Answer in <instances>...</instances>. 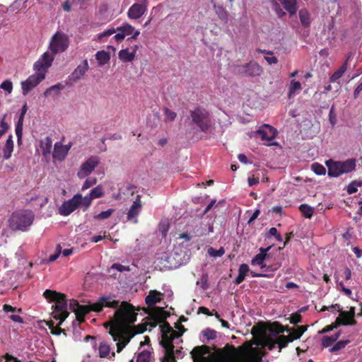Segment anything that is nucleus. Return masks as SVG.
Returning a JSON list of instances; mask_svg holds the SVG:
<instances>
[{"mask_svg": "<svg viewBox=\"0 0 362 362\" xmlns=\"http://www.w3.org/2000/svg\"><path fill=\"white\" fill-rule=\"evenodd\" d=\"M302 89V84L299 81L295 80L290 82V86H288V98H291L296 91L300 90Z\"/></svg>", "mask_w": 362, "mask_h": 362, "instance_id": "obj_37", "label": "nucleus"}, {"mask_svg": "<svg viewBox=\"0 0 362 362\" xmlns=\"http://www.w3.org/2000/svg\"><path fill=\"white\" fill-rule=\"evenodd\" d=\"M119 300H112L110 296L100 297L99 300L92 304L84 305H80L78 308H76L74 312L76 315V319L80 322L85 320V316L90 311L100 312L103 308H117L119 306Z\"/></svg>", "mask_w": 362, "mask_h": 362, "instance_id": "obj_4", "label": "nucleus"}, {"mask_svg": "<svg viewBox=\"0 0 362 362\" xmlns=\"http://www.w3.org/2000/svg\"><path fill=\"white\" fill-rule=\"evenodd\" d=\"M237 73L240 75L248 76H259L262 72V68L255 61H250L243 65H238L235 67Z\"/></svg>", "mask_w": 362, "mask_h": 362, "instance_id": "obj_11", "label": "nucleus"}, {"mask_svg": "<svg viewBox=\"0 0 362 362\" xmlns=\"http://www.w3.org/2000/svg\"><path fill=\"white\" fill-rule=\"evenodd\" d=\"M172 258L175 259L174 257L171 255L166 257V261L170 264L169 265L164 264L163 266L168 268H173L177 267V266L180 265L182 262L181 259H177L175 263L172 262Z\"/></svg>", "mask_w": 362, "mask_h": 362, "instance_id": "obj_54", "label": "nucleus"}, {"mask_svg": "<svg viewBox=\"0 0 362 362\" xmlns=\"http://www.w3.org/2000/svg\"><path fill=\"white\" fill-rule=\"evenodd\" d=\"M211 349L207 345L197 346L190 352L193 362H207L205 355L208 354Z\"/></svg>", "mask_w": 362, "mask_h": 362, "instance_id": "obj_18", "label": "nucleus"}, {"mask_svg": "<svg viewBox=\"0 0 362 362\" xmlns=\"http://www.w3.org/2000/svg\"><path fill=\"white\" fill-rule=\"evenodd\" d=\"M53 54L48 52H45L41 59L35 63L34 69L36 71H41L46 74L47 69L52 66L54 59Z\"/></svg>", "mask_w": 362, "mask_h": 362, "instance_id": "obj_19", "label": "nucleus"}, {"mask_svg": "<svg viewBox=\"0 0 362 362\" xmlns=\"http://www.w3.org/2000/svg\"><path fill=\"white\" fill-rule=\"evenodd\" d=\"M349 58L346 59V61L341 66V67L337 70L330 77V81L332 83H334L337 81L340 78L342 77L344 74L347 70V62H348Z\"/></svg>", "mask_w": 362, "mask_h": 362, "instance_id": "obj_32", "label": "nucleus"}, {"mask_svg": "<svg viewBox=\"0 0 362 362\" xmlns=\"http://www.w3.org/2000/svg\"><path fill=\"white\" fill-rule=\"evenodd\" d=\"M107 237L109 238L110 240H112L110 235H108L107 236H106V235H104L103 236H100V235H98L97 236H93L91 238V242L92 243H99L100 241H101V240H103V238H107Z\"/></svg>", "mask_w": 362, "mask_h": 362, "instance_id": "obj_62", "label": "nucleus"}, {"mask_svg": "<svg viewBox=\"0 0 362 362\" xmlns=\"http://www.w3.org/2000/svg\"><path fill=\"white\" fill-rule=\"evenodd\" d=\"M341 335V332H338L332 336H325L322 339V344L323 347H329L334 342L337 341Z\"/></svg>", "mask_w": 362, "mask_h": 362, "instance_id": "obj_34", "label": "nucleus"}, {"mask_svg": "<svg viewBox=\"0 0 362 362\" xmlns=\"http://www.w3.org/2000/svg\"><path fill=\"white\" fill-rule=\"evenodd\" d=\"M298 18H300V22L301 25L304 28H308L310 26L312 20L310 19V13L306 8H301L298 11Z\"/></svg>", "mask_w": 362, "mask_h": 362, "instance_id": "obj_28", "label": "nucleus"}, {"mask_svg": "<svg viewBox=\"0 0 362 362\" xmlns=\"http://www.w3.org/2000/svg\"><path fill=\"white\" fill-rule=\"evenodd\" d=\"M230 354L236 358H241L244 362H260L261 356L255 349L251 348L247 343L238 348H231Z\"/></svg>", "mask_w": 362, "mask_h": 362, "instance_id": "obj_9", "label": "nucleus"}, {"mask_svg": "<svg viewBox=\"0 0 362 362\" xmlns=\"http://www.w3.org/2000/svg\"><path fill=\"white\" fill-rule=\"evenodd\" d=\"M112 268L115 269L119 272L130 271L129 266L123 265L119 263H114L112 265Z\"/></svg>", "mask_w": 362, "mask_h": 362, "instance_id": "obj_59", "label": "nucleus"}, {"mask_svg": "<svg viewBox=\"0 0 362 362\" xmlns=\"http://www.w3.org/2000/svg\"><path fill=\"white\" fill-rule=\"evenodd\" d=\"M165 310L163 307L160 306V332L162 337V339L160 340V345L165 350V355L161 362H175L173 341L180 337L182 334L174 330L165 321Z\"/></svg>", "mask_w": 362, "mask_h": 362, "instance_id": "obj_2", "label": "nucleus"}, {"mask_svg": "<svg viewBox=\"0 0 362 362\" xmlns=\"http://www.w3.org/2000/svg\"><path fill=\"white\" fill-rule=\"evenodd\" d=\"M137 309L127 301H122L117 308L115 315L109 322L105 323V327H110L109 334L117 343V351L120 353L134 337L135 332L132 325L136 320Z\"/></svg>", "mask_w": 362, "mask_h": 362, "instance_id": "obj_1", "label": "nucleus"}, {"mask_svg": "<svg viewBox=\"0 0 362 362\" xmlns=\"http://www.w3.org/2000/svg\"><path fill=\"white\" fill-rule=\"evenodd\" d=\"M298 209H300L303 216L305 218H310L313 216V208H311L308 204L300 205V208H298Z\"/></svg>", "mask_w": 362, "mask_h": 362, "instance_id": "obj_39", "label": "nucleus"}, {"mask_svg": "<svg viewBox=\"0 0 362 362\" xmlns=\"http://www.w3.org/2000/svg\"><path fill=\"white\" fill-rule=\"evenodd\" d=\"M40 148H42V154L47 156L51 153L52 148V140L50 137L47 136L40 141Z\"/></svg>", "mask_w": 362, "mask_h": 362, "instance_id": "obj_30", "label": "nucleus"}, {"mask_svg": "<svg viewBox=\"0 0 362 362\" xmlns=\"http://www.w3.org/2000/svg\"><path fill=\"white\" fill-rule=\"evenodd\" d=\"M270 247V246H268L265 248L260 247L259 252L251 259V264L259 266L262 272H274L281 266V264L279 262H275L273 263L270 262L269 255L267 253Z\"/></svg>", "mask_w": 362, "mask_h": 362, "instance_id": "obj_7", "label": "nucleus"}, {"mask_svg": "<svg viewBox=\"0 0 362 362\" xmlns=\"http://www.w3.org/2000/svg\"><path fill=\"white\" fill-rule=\"evenodd\" d=\"M117 31H121L122 33L124 34V36L131 35L134 33V28L129 25V24H125L122 26L118 27L117 28Z\"/></svg>", "mask_w": 362, "mask_h": 362, "instance_id": "obj_47", "label": "nucleus"}, {"mask_svg": "<svg viewBox=\"0 0 362 362\" xmlns=\"http://www.w3.org/2000/svg\"><path fill=\"white\" fill-rule=\"evenodd\" d=\"M291 330L288 327H284L278 322H274L270 324L269 327L267 328V331L269 332V335L271 337L276 338L279 334L284 332V331L289 332Z\"/></svg>", "mask_w": 362, "mask_h": 362, "instance_id": "obj_24", "label": "nucleus"}, {"mask_svg": "<svg viewBox=\"0 0 362 362\" xmlns=\"http://www.w3.org/2000/svg\"><path fill=\"white\" fill-rule=\"evenodd\" d=\"M151 353L148 351H143L136 358V362H150Z\"/></svg>", "mask_w": 362, "mask_h": 362, "instance_id": "obj_49", "label": "nucleus"}, {"mask_svg": "<svg viewBox=\"0 0 362 362\" xmlns=\"http://www.w3.org/2000/svg\"><path fill=\"white\" fill-rule=\"evenodd\" d=\"M90 195L93 199L103 197L104 195L103 187L98 185V187H95L91 190Z\"/></svg>", "mask_w": 362, "mask_h": 362, "instance_id": "obj_44", "label": "nucleus"}, {"mask_svg": "<svg viewBox=\"0 0 362 362\" xmlns=\"http://www.w3.org/2000/svg\"><path fill=\"white\" fill-rule=\"evenodd\" d=\"M9 129V124L6 122V114H4L0 119V138L5 135Z\"/></svg>", "mask_w": 362, "mask_h": 362, "instance_id": "obj_41", "label": "nucleus"}, {"mask_svg": "<svg viewBox=\"0 0 362 362\" xmlns=\"http://www.w3.org/2000/svg\"><path fill=\"white\" fill-rule=\"evenodd\" d=\"M98 350L100 357L101 358H108L109 359L112 360L115 357V353L110 352V346L105 341H103L100 344Z\"/></svg>", "mask_w": 362, "mask_h": 362, "instance_id": "obj_26", "label": "nucleus"}, {"mask_svg": "<svg viewBox=\"0 0 362 362\" xmlns=\"http://www.w3.org/2000/svg\"><path fill=\"white\" fill-rule=\"evenodd\" d=\"M148 315L149 317H151L152 320L151 322H146L144 323H141L137 326L132 325V327L134 329V332H135V334L144 333L145 331L147 330L148 326H149L150 328L155 327L157 326V325L158 324V310L155 309L151 310V313Z\"/></svg>", "mask_w": 362, "mask_h": 362, "instance_id": "obj_17", "label": "nucleus"}, {"mask_svg": "<svg viewBox=\"0 0 362 362\" xmlns=\"http://www.w3.org/2000/svg\"><path fill=\"white\" fill-rule=\"evenodd\" d=\"M70 149L69 146H64L57 143L54 145V149L53 152V157L59 160H63L65 159Z\"/></svg>", "mask_w": 362, "mask_h": 362, "instance_id": "obj_25", "label": "nucleus"}, {"mask_svg": "<svg viewBox=\"0 0 362 362\" xmlns=\"http://www.w3.org/2000/svg\"><path fill=\"white\" fill-rule=\"evenodd\" d=\"M60 323L58 325V326H55L54 328H52V329L51 330V332L52 334H55V335H59L61 334L62 333H64L65 334V330L62 328L60 327Z\"/></svg>", "mask_w": 362, "mask_h": 362, "instance_id": "obj_61", "label": "nucleus"}, {"mask_svg": "<svg viewBox=\"0 0 362 362\" xmlns=\"http://www.w3.org/2000/svg\"><path fill=\"white\" fill-rule=\"evenodd\" d=\"M307 328V326L301 325L298 327L297 329H294L293 332L290 334V337H291L293 341L299 339Z\"/></svg>", "mask_w": 362, "mask_h": 362, "instance_id": "obj_43", "label": "nucleus"}, {"mask_svg": "<svg viewBox=\"0 0 362 362\" xmlns=\"http://www.w3.org/2000/svg\"><path fill=\"white\" fill-rule=\"evenodd\" d=\"M145 301L148 305V308H142V310L148 315H150L153 310H158V307L153 306L158 301V291L156 290L151 291L149 294L146 297Z\"/></svg>", "mask_w": 362, "mask_h": 362, "instance_id": "obj_22", "label": "nucleus"}, {"mask_svg": "<svg viewBox=\"0 0 362 362\" xmlns=\"http://www.w3.org/2000/svg\"><path fill=\"white\" fill-rule=\"evenodd\" d=\"M80 305L78 301L77 300H75V299H72L70 300V303H69V307H70V309L73 311V312H75L76 311V308H78V307Z\"/></svg>", "mask_w": 362, "mask_h": 362, "instance_id": "obj_64", "label": "nucleus"}, {"mask_svg": "<svg viewBox=\"0 0 362 362\" xmlns=\"http://www.w3.org/2000/svg\"><path fill=\"white\" fill-rule=\"evenodd\" d=\"M282 4L283 7L287 10L290 15L296 13L298 11V6L296 5V0H279Z\"/></svg>", "mask_w": 362, "mask_h": 362, "instance_id": "obj_31", "label": "nucleus"}, {"mask_svg": "<svg viewBox=\"0 0 362 362\" xmlns=\"http://www.w3.org/2000/svg\"><path fill=\"white\" fill-rule=\"evenodd\" d=\"M276 343L274 339L270 336H264L262 341V346L267 347L269 350H272L275 348Z\"/></svg>", "mask_w": 362, "mask_h": 362, "instance_id": "obj_40", "label": "nucleus"}, {"mask_svg": "<svg viewBox=\"0 0 362 362\" xmlns=\"http://www.w3.org/2000/svg\"><path fill=\"white\" fill-rule=\"evenodd\" d=\"M23 132V121L18 120L16 124V135H17V143H22V133Z\"/></svg>", "mask_w": 362, "mask_h": 362, "instance_id": "obj_42", "label": "nucleus"}, {"mask_svg": "<svg viewBox=\"0 0 362 362\" xmlns=\"http://www.w3.org/2000/svg\"><path fill=\"white\" fill-rule=\"evenodd\" d=\"M64 86H63L62 83H59L56 85L52 86L51 87L48 88L46 91L45 92L44 95L45 97H48L49 95H51L52 93H54L55 95H59L60 91L64 89Z\"/></svg>", "mask_w": 362, "mask_h": 362, "instance_id": "obj_36", "label": "nucleus"}, {"mask_svg": "<svg viewBox=\"0 0 362 362\" xmlns=\"http://www.w3.org/2000/svg\"><path fill=\"white\" fill-rule=\"evenodd\" d=\"M190 117L192 124L202 132H207L211 127L210 113L202 107H197L194 110L190 111Z\"/></svg>", "mask_w": 362, "mask_h": 362, "instance_id": "obj_8", "label": "nucleus"}, {"mask_svg": "<svg viewBox=\"0 0 362 362\" xmlns=\"http://www.w3.org/2000/svg\"><path fill=\"white\" fill-rule=\"evenodd\" d=\"M276 129L272 127L265 124L258 129L255 134L259 136L264 145L270 146L272 141L276 137Z\"/></svg>", "mask_w": 362, "mask_h": 362, "instance_id": "obj_15", "label": "nucleus"}, {"mask_svg": "<svg viewBox=\"0 0 362 362\" xmlns=\"http://www.w3.org/2000/svg\"><path fill=\"white\" fill-rule=\"evenodd\" d=\"M100 159L98 156H91L81 167L78 172V177L83 179L90 175L98 165Z\"/></svg>", "mask_w": 362, "mask_h": 362, "instance_id": "obj_14", "label": "nucleus"}, {"mask_svg": "<svg viewBox=\"0 0 362 362\" xmlns=\"http://www.w3.org/2000/svg\"><path fill=\"white\" fill-rule=\"evenodd\" d=\"M135 57V52H129L128 49H122L119 52V57L123 62H132Z\"/></svg>", "mask_w": 362, "mask_h": 362, "instance_id": "obj_35", "label": "nucleus"}, {"mask_svg": "<svg viewBox=\"0 0 362 362\" xmlns=\"http://www.w3.org/2000/svg\"><path fill=\"white\" fill-rule=\"evenodd\" d=\"M357 324L356 320H353L349 322L347 320L341 319L340 317H338L335 322L331 325H327L324 327L321 331H320V334L327 333L329 332L332 331L334 329L337 328L340 325H356Z\"/></svg>", "mask_w": 362, "mask_h": 362, "instance_id": "obj_23", "label": "nucleus"}, {"mask_svg": "<svg viewBox=\"0 0 362 362\" xmlns=\"http://www.w3.org/2000/svg\"><path fill=\"white\" fill-rule=\"evenodd\" d=\"M164 119L165 122H173L177 117V114L175 112L169 110L165 107L163 110Z\"/></svg>", "mask_w": 362, "mask_h": 362, "instance_id": "obj_45", "label": "nucleus"}, {"mask_svg": "<svg viewBox=\"0 0 362 362\" xmlns=\"http://www.w3.org/2000/svg\"><path fill=\"white\" fill-rule=\"evenodd\" d=\"M45 74L41 71H36V74L28 76L26 81L21 82L23 94L25 95L33 88L36 87L45 78Z\"/></svg>", "mask_w": 362, "mask_h": 362, "instance_id": "obj_12", "label": "nucleus"}, {"mask_svg": "<svg viewBox=\"0 0 362 362\" xmlns=\"http://www.w3.org/2000/svg\"><path fill=\"white\" fill-rule=\"evenodd\" d=\"M62 246L61 245H57V249H56V252L54 254H52L49 256V262H54L55 261L60 255V254L62 253Z\"/></svg>", "mask_w": 362, "mask_h": 362, "instance_id": "obj_57", "label": "nucleus"}, {"mask_svg": "<svg viewBox=\"0 0 362 362\" xmlns=\"http://www.w3.org/2000/svg\"><path fill=\"white\" fill-rule=\"evenodd\" d=\"M311 169L317 175H325L326 174V168L321 164L315 163L311 165Z\"/></svg>", "mask_w": 362, "mask_h": 362, "instance_id": "obj_46", "label": "nucleus"}, {"mask_svg": "<svg viewBox=\"0 0 362 362\" xmlns=\"http://www.w3.org/2000/svg\"><path fill=\"white\" fill-rule=\"evenodd\" d=\"M89 69L88 62L87 60H84L80 64L75 70L69 76V79L74 82H77L81 80L88 71Z\"/></svg>", "mask_w": 362, "mask_h": 362, "instance_id": "obj_21", "label": "nucleus"}, {"mask_svg": "<svg viewBox=\"0 0 362 362\" xmlns=\"http://www.w3.org/2000/svg\"><path fill=\"white\" fill-rule=\"evenodd\" d=\"M356 158H349L344 161L329 160L326 162L328 175L331 177H337L343 174L351 173L356 170Z\"/></svg>", "mask_w": 362, "mask_h": 362, "instance_id": "obj_6", "label": "nucleus"}, {"mask_svg": "<svg viewBox=\"0 0 362 362\" xmlns=\"http://www.w3.org/2000/svg\"><path fill=\"white\" fill-rule=\"evenodd\" d=\"M96 182H97L96 178L87 179L82 187V190H86V189H89L92 186L95 185L96 184Z\"/></svg>", "mask_w": 362, "mask_h": 362, "instance_id": "obj_56", "label": "nucleus"}, {"mask_svg": "<svg viewBox=\"0 0 362 362\" xmlns=\"http://www.w3.org/2000/svg\"><path fill=\"white\" fill-rule=\"evenodd\" d=\"M204 337L207 339H214L216 337V332L211 328H206L202 332Z\"/></svg>", "mask_w": 362, "mask_h": 362, "instance_id": "obj_52", "label": "nucleus"}, {"mask_svg": "<svg viewBox=\"0 0 362 362\" xmlns=\"http://www.w3.org/2000/svg\"><path fill=\"white\" fill-rule=\"evenodd\" d=\"M224 252L225 250L222 247L218 250L214 249L211 247L208 249V253L213 257H221L224 254Z\"/></svg>", "mask_w": 362, "mask_h": 362, "instance_id": "obj_51", "label": "nucleus"}, {"mask_svg": "<svg viewBox=\"0 0 362 362\" xmlns=\"http://www.w3.org/2000/svg\"><path fill=\"white\" fill-rule=\"evenodd\" d=\"M93 199L91 198V196L90 194L89 196H86L84 198H83L82 204L86 206V209L89 208Z\"/></svg>", "mask_w": 362, "mask_h": 362, "instance_id": "obj_63", "label": "nucleus"}, {"mask_svg": "<svg viewBox=\"0 0 362 362\" xmlns=\"http://www.w3.org/2000/svg\"><path fill=\"white\" fill-rule=\"evenodd\" d=\"M136 2L130 6L127 15L132 19H137L142 16L147 8L148 0H135Z\"/></svg>", "mask_w": 362, "mask_h": 362, "instance_id": "obj_16", "label": "nucleus"}, {"mask_svg": "<svg viewBox=\"0 0 362 362\" xmlns=\"http://www.w3.org/2000/svg\"><path fill=\"white\" fill-rule=\"evenodd\" d=\"M34 220L35 214L31 210H18L8 218V227L13 231H26Z\"/></svg>", "mask_w": 362, "mask_h": 362, "instance_id": "obj_5", "label": "nucleus"}, {"mask_svg": "<svg viewBox=\"0 0 362 362\" xmlns=\"http://www.w3.org/2000/svg\"><path fill=\"white\" fill-rule=\"evenodd\" d=\"M83 197L81 194L75 195L72 199L64 202L59 208V214L64 216H68L75 211L82 204Z\"/></svg>", "mask_w": 362, "mask_h": 362, "instance_id": "obj_13", "label": "nucleus"}, {"mask_svg": "<svg viewBox=\"0 0 362 362\" xmlns=\"http://www.w3.org/2000/svg\"><path fill=\"white\" fill-rule=\"evenodd\" d=\"M358 186H357L356 182H355V181L352 182L348 186V188H347L348 194H353L356 193L358 191Z\"/></svg>", "mask_w": 362, "mask_h": 362, "instance_id": "obj_60", "label": "nucleus"}, {"mask_svg": "<svg viewBox=\"0 0 362 362\" xmlns=\"http://www.w3.org/2000/svg\"><path fill=\"white\" fill-rule=\"evenodd\" d=\"M302 321V316L299 313H294L290 317V323L297 325Z\"/></svg>", "mask_w": 362, "mask_h": 362, "instance_id": "obj_58", "label": "nucleus"}, {"mask_svg": "<svg viewBox=\"0 0 362 362\" xmlns=\"http://www.w3.org/2000/svg\"><path fill=\"white\" fill-rule=\"evenodd\" d=\"M45 298L51 302H55L52 305V317L60 321V325L68 317L69 312L67 310V298L66 294L57 291L46 289L43 293Z\"/></svg>", "mask_w": 362, "mask_h": 362, "instance_id": "obj_3", "label": "nucleus"}, {"mask_svg": "<svg viewBox=\"0 0 362 362\" xmlns=\"http://www.w3.org/2000/svg\"><path fill=\"white\" fill-rule=\"evenodd\" d=\"M276 343L279 346V352L281 351V349L288 346V342H292L293 340L291 338V335L285 336L283 334L279 335L275 339Z\"/></svg>", "mask_w": 362, "mask_h": 362, "instance_id": "obj_33", "label": "nucleus"}, {"mask_svg": "<svg viewBox=\"0 0 362 362\" xmlns=\"http://www.w3.org/2000/svg\"><path fill=\"white\" fill-rule=\"evenodd\" d=\"M250 272L248 265L245 263H242L238 267V274L234 280L235 284H239L243 281L246 275Z\"/></svg>", "mask_w": 362, "mask_h": 362, "instance_id": "obj_29", "label": "nucleus"}, {"mask_svg": "<svg viewBox=\"0 0 362 362\" xmlns=\"http://www.w3.org/2000/svg\"><path fill=\"white\" fill-rule=\"evenodd\" d=\"M142 208V204L140 199V196H137L136 201L134 202L131 208L129 209L127 219L128 221H132L133 223H137V217L140 214Z\"/></svg>", "mask_w": 362, "mask_h": 362, "instance_id": "obj_20", "label": "nucleus"}, {"mask_svg": "<svg viewBox=\"0 0 362 362\" xmlns=\"http://www.w3.org/2000/svg\"><path fill=\"white\" fill-rule=\"evenodd\" d=\"M0 88L6 90L8 93H11L12 92V89L13 88L12 81L9 80L4 81L1 83Z\"/></svg>", "mask_w": 362, "mask_h": 362, "instance_id": "obj_53", "label": "nucleus"}, {"mask_svg": "<svg viewBox=\"0 0 362 362\" xmlns=\"http://www.w3.org/2000/svg\"><path fill=\"white\" fill-rule=\"evenodd\" d=\"M350 342L349 340H342L337 342L331 349V352H336L346 347L347 344H349Z\"/></svg>", "mask_w": 362, "mask_h": 362, "instance_id": "obj_48", "label": "nucleus"}, {"mask_svg": "<svg viewBox=\"0 0 362 362\" xmlns=\"http://www.w3.org/2000/svg\"><path fill=\"white\" fill-rule=\"evenodd\" d=\"M2 151L4 160H9L13 152V139H12V135L8 136V138H7V141H6V144H4Z\"/></svg>", "mask_w": 362, "mask_h": 362, "instance_id": "obj_27", "label": "nucleus"}, {"mask_svg": "<svg viewBox=\"0 0 362 362\" xmlns=\"http://www.w3.org/2000/svg\"><path fill=\"white\" fill-rule=\"evenodd\" d=\"M169 228L168 219H162V225H160V231L163 237H165Z\"/></svg>", "mask_w": 362, "mask_h": 362, "instance_id": "obj_55", "label": "nucleus"}, {"mask_svg": "<svg viewBox=\"0 0 362 362\" xmlns=\"http://www.w3.org/2000/svg\"><path fill=\"white\" fill-rule=\"evenodd\" d=\"M114 212H115V210L112 209H110L106 211H103L100 214L95 216L94 218H95L96 220H106V218H108L109 217H110Z\"/></svg>", "mask_w": 362, "mask_h": 362, "instance_id": "obj_50", "label": "nucleus"}, {"mask_svg": "<svg viewBox=\"0 0 362 362\" xmlns=\"http://www.w3.org/2000/svg\"><path fill=\"white\" fill-rule=\"evenodd\" d=\"M69 38L66 34L57 32L52 37L49 49L54 54L63 52L69 47Z\"/></svg>", "mask_w": 362, "mask_h": 362, "instance_id": "obj_10", "label": "nucleus"}, {"mask_svg": "<svg viewBox=\"0 0 362 362\" xmlns=\"http://www.w3.org/2000/svg\"><path fill=\"white\" fill-rule=\"evenodd\" d=\"M95 57L96 59L99 62L100 64H105L110 59V56L109 53L104 50L98 51L96 53Z\"/></svg>", "mask_w": 362, "mask_h": 362, "instance_id": "obj_38", "label": "nucleus"}]
</instances>
